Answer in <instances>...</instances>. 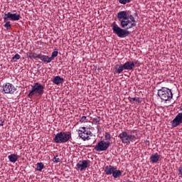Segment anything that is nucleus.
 <instances>
[{"label":"nucleus","mask_w":182,"mask_h":182,"mask_svg":"<svg viewBox=\"0 0 182 182\" xmlns=\"http://www.w3.org/2000/svg\"><path fill=\"white\" fill-rule=\"evenodd\" d=\"M117 18L119 22L120 26L114 21L112 23V31L114 35H117L118 38H127L130 35L129 29H132L137 26V21L134 16L127 11H119L117 14Z\"/></svg>","instance_id":"obj_1"},{"label":"nucleus","mask_w":182,"mask_h":182,"mask_svg":"<svg viewBox=\"0 0 182 182\" xmlns=\"http://www.w3.org/2000/svg\"><path fill=\"white\" fill-rule=\"evenodd\" d=\"M134 131H131V132H127V131H122L118 137L120 139L122 143L124 144H130V143H134L136 140L139 139L137 134H133Z\"/></svg>","instance_id":"obj_2"},{"label":"nucleus","mask_w":182,"mask_h":182,"mask_svg":"<svg viewBox=\"0 0 182 182\" xmlns=\"http://www.w3.org/2000/svg\"><path fill=\"white\" fill-rule=\"evenodd\" d=\"M45 93V87L39 82H35L31 85V89L29 90L28 97L32 99L33 96H42Z\"/></svg>","instance_id":"obj_3"},{"label":"nucleus","mask_w":182,"mask_h":182,"mask_svg":"<svg viewBox=\"0 0 182 182\" xmlns=\"http://www.w3.org/2000/svg\"><path fill=\"white\" fill-rule=\"evenodd\" d=\"M157 95L164 102H170V100L173 99V92L171 89L166 87H162L161 89L158 90Z\"/></svg>","instance_id":"obj_4"},{"label":"nucleus","mask_w":182,"mask_h":182,"mask_svg":"<svg viewBox=\"0 0 182 182\" xmlns=\"http://www.w3.org/2000/svg\"><path fill=\"white\" fill-rule=\"evenodd\" d=\"M70 139H72V134H70V132H60L55 134V137L53 138V141L57 144L60 143H68V141Z\"/></svg>","instance_id":"obj_5"},{"label":"nucleus","mask_w":182,"mask_h":182,"mask_svg":"<svg viewBox=\"0 0 182 182\" xmlns=\"http://www.w3.org/2000/svg\"><path fill=\"white\" fill-rule=\"evenodd\" d=\"M105 173L107 176H112L114 178L122 177V171L117 169V167L112 165L105 166Z\"/></svg>","instance_id":"obj_6"},{"label":"nucleus","mask_w":182,"mask_h":182,"mask_svg":"<svg viewBox=\"0 0 182 182\" xmlns=\"http://www.w3.org/2000/svg\"><path fill=\"white\" fill-rule=\"evenodd\" d=\"M79 137L82 139L84 141L87 140H90V137L93 136L92 132L90 131L89 129L86 128L85 127H80L78 130Z\"/></svg>","instance_id":"obj_7"},{"label":"nucleus","mask_w":182,"mask_h":182,"mask_svg":"<svg viewBox=\"0 0 182 182\" xmlns=\"http://www.w3.org/2000/svg\"><path fill=\"white\" fill-rule=\"evenodd\" d=\"M16 92V88L11 82H6L2 85V93L4 95H14Z\"/></svg>","instance_id":"obj_8"},{"label":"nucleus","mask_w":182,"mask_h":182,"mask_svg":"<svg viewBox=\"0 0 182 182\" xmlns=\"http://www.w3.org/2000/svg\"><path fill=\"white\" fill-rule=\"evenodd\" d=\"M112 143L110 141H100L95 146V150L96 151H106L109 147H110Z\"/></svg>","instance_id":"obj_9"},{"label":"nucleus","mask_w":182,"mask_h":182,"mask_svg":"<svg viewBox=\"0 0 182 182\" xmlns=\"http://www.w3.org/2000/svg\"><path fill=\"white\" fill-rule=\"evenodd\" d=\"M90 166V161L89 160H81L79 161L76 164V170L77 171H85L87 167Z\"/></svg>","instance_id":"obj_10"},{"label":"nucleus","mask_w":182,"mask_h":182,"mask_svg":"<svg viewBox=\"0 0 182 182\" xmlns=\"http://www.w3.org/2000/svg\"><path fill=\"white\" fill-rule=\"evenodd\" d=\"M21 14L18 13L12 14L11 12L5 13L3 17L4 21H8V19H11L13 21H19L21 19Z\"/></svg>","instance_id":"obj_11"},{"label":"nucleus","mask_w":182,"mask_h":182,"mask_svg":"<svg viewBox=\"0 0 182 182\" xmlns=\"http://www.w3.org/2000/svg\"><path fill=\"white\" fill-rule=\"evenodd\" d=\"M182 123V113L179 112L176 117L171 122L172 127H177Z\"/></svg>","instance_id":"obj_12"},{"label":"nucleus","mask_w":182,"mask_h":182,"mask_svg":"<svg viewBox=\"0 0 182 182\" xmlns=\"http://www.w3.org/2000/svg\"><path fill=\"white\" fill-rule=\"evenodd\" d=\"M124 70H133L134 69L136 64L132 61H127L123 64Z\"/></svg>","instance_id":"obj_13"},{"label":"nucleus","mask_w":182,"mask_h":182,"mask_svg":"<svg viewBox=\"0 0 182 182\" xmlns=\"http://www.w3.org/2000/svg\"><path fill=\"white\" fill-rule=\"evenodd\" d=\"M52 82L54 85H60L65 82V80H63V77H60V76L58 75L54 77Z\"/></svg>","instance_id":"obj_14"},{"label":"nucleus","mask_w":182,"mask_h":182,"mask_svg":"<svg viewBox=\"0 0 182 182\" xmlns=\"http://www.w3.org/2000/svg\"><path fill=\"white\" fill-rule=\"evenodd\" d=\"M149 160L153 164H156L159 160H160V155H159L158 153L153 154L151 155Z\"/></svg>","instance_id":"obj_15"},{"label":"nucleus","mask_w":182,"mask_h":182,"mask_svg":"<svg viewBox=\"0 0 182 182\" xmlns=\"http://www.w3.org/2000/svg\"><path fill=\"white\" fill-rule=\"evenodd\" d=\"M124 70L123 64L115 65L114 75H120Z\"/></svg>","instance_id":"obj_16"},{"label":"nucleus","mask_w":182,"mask_h":182,"mask_svg":"<svg viewBox=\"0 0 182 182\" xmlns=\"http://www.w3.org/2000/svg\"><path fill=\"white\" fill-rule=\"evenodd\" d=\"M39 59H41L42 60V62H44V63H46V64L50 63L52 61V59L50 58V57H49L48 55H45L40 54Z\"/></svg>","instance_id":"obj_17"},{"label":"nucleus","mask_w":182,"mask_h":182,"mask_svg":"<svg viewBox=\"0 0 182 182\" xmlns=\"http://www.w3.org/2000/svg\"><path fill=\"white\" fill-rule=\"evenodd\" d=\"M8 159L11 163H16L19 157L16 154H12L8 156Z\"/></svg>","instance_id":"obj_18"},{"label":"nucleus","mask_w":182,"mask_h":182,"mask_svg":"<svg viewBox=\"0 0 182 182\" xmlns=\"http://www.w3.org/2000/svg\"><path fill=\"white\" fill-rule=\"evenodd\" d=\"M27 56H28L30 59H39V58L41 57V54L30 52L27 53Z\"/></svg>","instance_id":"obj_19"},{"label":"nucleus","mask_w":182,"mask_h":182,"mask_svg":"<svg viewBox=\"0 0 182 182\" xmlns=\"http://www.w3.org/2000/svg\"><path fill=\"white\" fill-rule=\"evenodd\" d=\"M43 168H45V165L43 164V163L42 162L37 163L36 170L37 171H42Z\"/></svg>","instance_id":"obj_20"},{"label":"nucleus","mask_w":182,"mask_h":182,"mask_svg":"<svg viewBox=\"0 0 182 182\" xmlns=\"http://www.w3.org/2000/svg\"><path fill=\"white\" fill-rule=\"evenodd\" d=\"M100 120H101L100 117H96L92 119V123L93 124H100Z\"/></svg>","instance_id":"obj_21"},{"label":"nucleus","mask_w":182,"mask_h":182,"mask_svg":"<svg viewBox=\"0 0 182 182\" xmlns=\"http://www.w3.org/2000/svg\"><path fill=\"white\" fill-rule=\"evenodd\" d=\"M112 139V135H110L109 132H105V141H109V140H111Z\"/></svg>","instance_id":"obj_22"},{"label":"nucleus","mask_w":182,"mask_h":182,"mask_svg":"<svg viewBox=\"0 0 182 182\" xmlns=\"http://www.w3.org/2000/svg\"><path fill=\"white\" fill-rule=\"evenodd\" d=\"M59 52L58 51V50H54L51 56L50 57L51 60H53L55 59V58H56V56H58Z\"/></svg>","instance_id":"obj_23"},{"label":"nucleus","mask_w":182,"mask_h":182,"mask_svg":"<svg viewBox=\"0 0 182 182\" xmlns=\"http://www.w3.org/2000/svg\"><path fill=\"white\" fill-rule=\"evenodd\" d=\"M19 59H21V55L18 53H16L14 56L12 57V60L14 62H17L18 60H19Z\"/></svg>","instance_id":"obj_24"},{"label":"nucleus","mask_w":182,"mask_h":182,"mask_svg":"<svg viewBox=\"0 0 182 182\" xmlns=\"http://www.w3.org/2000/svg\"><path fill=\"white\" fill-rule=\"evenodd\" d=\"M119 4L122 5H126V4H130L132 2V0H118Z\"/></svg>","instance_id":"obj_25"},{"label":"nucleus","mask_w":182,"mask_h":182,"mask_svg":"<svg viewBox=\"0 0 182 182\" xmlns=\"http://www.w3.org/2000/svg\"><path fill=\"white\" fill-rule=\"evenodd\" d=\"M11 21H6L4 24V28H6V31H9L11 29Z\"/></svg>","instance_id":"obj_26"},{"label":"nucleus","mask_w":182,"mask_h":182,"mask_svg":"<svg viewBox=\"0 0 182 182\" xmlns=\"http://www.w3.org/2000/svg\"><path fill=\"white\" fill-rule=\"evenodd\" d=\"M178 176L182 177V165H181L178 168Z\"/></svg>","instance_id":"obj_27"},{"label":"nucleus","mask_w":182,"mask_h":182,"mask_svg":"<svg viewBox=\"0 0 182 182\" xmlns=\"http://www.w3.org/2000/svg\"><path fill=\"white\" fill-rule=\"evenodd\" d=\"M53 163H59L60 161V159L55 156L53 158Z\"/></svg>","instance_id":"obj_28"},{"label":"nucleus","mask_w":182,"mask_h":182,"mask_svg":"<svg viewBox=\"0 0 182 182\" xmlns=\"http://www.w3.org/2000/svg\"><path fill=\"white\" fill-rule=\"evenodd\" d=\"M86 119H87V117H86V116L82 117L80 118V123H84V122L86 121Z\"/></svg>","instance_id":"obj_29"},{"label":"nucleus","mask_w":182,"mask_h":182,"mask_svg":"<svg viewBox=\"0 0 182 182\" xmlns=\"http://www.w3.org/2000/svg\"><path fill=\"white\" fill-rule=\"evenodd\" d=\"M135 100H136V97H131V98H129V102H131V103L134 102Z\"/></svg>","instance_id":"obj_30"},{"label":"nucleus","mask_w":182,"mask_h":182,"mask_svg":"<svg viewBox=\"0 0 182 182\" xmlns=\"http://www.w3.org/2000/svg\"><path fill=\"white\" fill-rule=\"evenodd\" d=\"M136 102H138V103H141V100H140L139 97L136 98Z\"/></svg>","instance_id":"obj_31"},{"label":"nucleus","mask_w":182,"mask_h":182,"mask_svg":"<svg viewBox=\"0 0 182 182\" xmlns=\"http://www.w3.org/2000/svg\"><path fill=\"white\" fill-rule=\"evenodd\" d=\"M1 123L0 124V126H4V122H5L4 120H1Z\"/></svg>","instance_id":"obj_32"},{"label":"nucleus","mask_w":182,"mask_h":182,"mask_svg":"<svg viewBox=\"0 0 182 182\" xmlns=\"http://www.w3.org/2000/svg\"><path fill=\"white\" fill-rule=\"evenodd\" d=\"M124 182H130V181H124Z\"/></svg>","instance_id":"obj_33"}]
</instances>
